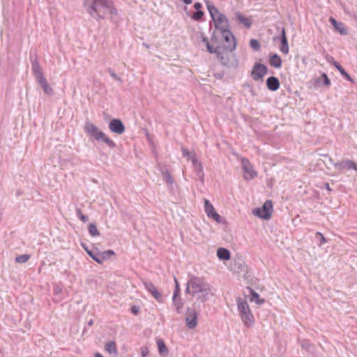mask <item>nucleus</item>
<instances>
[{
	"mask_svg": "<svg viewBox=\"0 0 357 357\" xmlns=\"http://www.w3.org/2000/svg\"><path fill=\"white\" fill-rule=\"evenodd\" d=\"M175 282L176 283V286H178V282H177L176 279H175Z\"/></svg>",
	"mask_w": 357,
	"mask_h": 357,
	"instance_id": "48",
	"label": "nucleus"
},
{
	"mask_svg": "<svg viewBox=\"0 0 357 357\" xmlns=\"http://www.w3.org/2000/svg\"><path fill=\"white\" fill-rule=\"evenodd\" d=\"M209 290V285L202 278L198 277H192L187 283V291L193 295Z\"/></svg>",
	"mask_w": 357,
	"mask_h": 357,
	"instance_id": "5",
	"label": "nucleus"
},
{
	"mask_svg": "<svg viewBox=\"0 0 357 357\" xmlns=\"http://www.w3.org/2000/svg\"><path fill=\"white\" fill-rule=\"evenodd\" d=\"M222 36L225 42V50L229 52H233L236 47V40L234 35L229 30L221 33Z\"/></svg>",
	"mask_w": 357,
	"mask_h": 357,
	"instance_id": "8",
	"label": "nucleus"
},
{
	"mask_svg": "<svg viewBox=\"0 0 357 357\" xmlns=\"http://www.w3.org/2000/svg\"><path fill=\"white\" fill-rule=\"evenodd\" d=\"M84 130L90 137H93L95 139L101 140L105 143L110 148H114L116 144L113 140L108 137V136L101 131L95 124L91 122H86L84 125Z\"/></svg>",
	"mask_w": 357,
	"mask_h": 357,
	"instance_id": "3",
	"label": "nucleus"
},
{
	"mask_svg": "<svg viewBox=\"0 0 357 357\" xmlns=\"http://www.w3.org/2000/svg\"><path fill=\"white\" fill-rule=\"evenodd\" d=\"M252 213L260 218L269 220L273 213V204L271 201H266L262 207L253 209Z\"/></svg>",
	"mask_w": 357,
	"mask_h": 357,
	"instance_id": "6",
	"label": "nucleus"
},
{
	"mask_svg": "<svg viewBox=\"0 0 357 357\" xmlns=\"http://www.w3.org/2000/svg\"><path fill=\"white\" fill-rule=\"evenodd\" d=\"M89 232L93 236H100V232L95 224L91 223L89 226Z\"/></svg>",
	"mask_w": 357,
	"mask_h": 357,
	"instance_id": "29",
	"label": "nucleus"
},
{
	"mask_svg": "<svg viewBox=\"0 0 357 357\" xmlns=\"http://www.w3.org/2000/svg\"><path fill=\"white\" fill-rule=\"evenodd\" d=\"M236 17L238 21L243 24L246 28L250 29L251 27L252 24L251 17H246L241 13H236Z\"/></svg>",
	"mask_w": 357,
	"mask_h": 357,
	"instance_id": "19",
	"label": "nucleus"
},
{
	"mask_svg": "<svg viewBox=\"0 0 357 357\" xmlns=\"http://www.w3.org/2000/svg\"><path fill=\"white\" fill-rule=\"evenodd\" d=\"M105 349L110 354H117L116 344L114 341H110L107 342L105 347Z\"/></svg>",
	"mask_w": 357,
	"mask_h": 357,
	"instance_id": "27",
	"label": "nucleus"
},
{
	"mask_svg": "<svg viewBox=\"0 0 357 357\" xmlns=\"http://www.w3.org/2000/svg\"><path fill=\"white\" fill-rule=\"evenodd\" d=\"M217 256L220 259L229 260L230 259V252L226 248H220L217 251Z\"/></svg>",
	"mask_w": 357,
	"mask_h": 357,
	"instance_id": "22",
	"label": "nucleus"
},
{
	"mask_svg": "<svg viewBox=\"0 0 357 357\" xmlns=\"http://www.w3.org/2000/svg\"><path fill=\"white\" fill-rule=\"evenodd\" d=\"M316 236L320 238L321 245L326 243L327 242L326 238L321 232H317L316 234Z\"/></svg>",
	"mask_w": 357,
	"mask_h": 357,
	"instance_id": "36",
	"label": "nucleus"
},
{
	"mask_svg": "<svg viewBox=\"0 0 357 357\" xmlns=\"http://www.w3.org/2000/svg\"><path fill=\"white\" fill-rule=\"evenodd\" d=\"M76 214L81 221L86 222L88 221V217L84 215L79 208L76 209Z\"/></svg>",
	"mask_w": 357,
	"mask_h": 357,
	"instance_id": "33",
	"label": "nucleus"
},
{
	"mask_svg": "<svg viewBox=\"0 0 357 357\" xmlns=\"http://www.w3.org/2000/svg\"><path fill=\"white\" fill-rule=\"evenodd\" d=\"M183 1L187 5H189L192 3V0H183Z\"/></svg>",
	"mask_w": 357,
	"mask_h": 357,
	"instance_id": "46",
	"label": "nucleus"
},
{
	"mask_svg": "<svg viewBox=\"0 0 357 357\" xmlns=\"http://www.w3.org/2000/svg\"><path fill=\"white\" fill-rule=\"evenodd\" d=\"M250 45L254 50L258 51L260 49V44L256 39H251L250 41Z\"/></svg>",
	"mask_w": 357,
	"mask_h": 357,
	"instance_id": "31",
	"label": "nucleus"
},
{
	"mask_svg": "<svg viewBox=\"0 0 357 357\" xmlns=\"http://www.w3.org/2000/svg\"><path fill=\"white\" fill-rule=\"evenodd\" d=\"M88 255L93 259L95 260L96 262H98V264H101V261H100V254L98 255H96L93 254V252L91 251V252H88Z\"/></svg>",
	"mask_w": 357,
	"mask_h": 357,
	"instance_id": "35",
	"label": "nucleus"
},
{
	"mask_svg": "<svg viewBox=\"0 0 357 357\" xmlns=\"http://www.w3.org/2000/svg\"><path fill=\"white\" fill-rule=\"evenodd\" d=\"M143 284L146 289L152 294L154 298H155L158 301L160 302L162 298L161 294L157 290L154 284L152 282L147 281H144Z\"/></svg>",
	"mask_w": 357,
	"mask_h": 357,
	"instance_id": "15",
	"label": "nucleus"
},
{
	"mask_svg": "<svg viewBox=\"0 0 357 357\" xmlns=\"http://www.w3.org/2000/svg\"><path fill=\"white\" fill-rule=\"evenodd\" d=\"M109 130L114 133L121 135L125 131V126L119 119H112L109 124Z\"/></svg>",
	"mask_w": 357,
	"mask_h": 357,
	"instance_id": "12",
	"label": "nucleus"
},
{
	"mask_svg": "<svg viewBox=\"0 0 357 357\" xmlns=\"http://www.w3.org/2000/svg\"><path fill=\"white\" fill-rule=\"evenodd\" d=\"M267 73L266 67L261 63L256 64L251 72V75L255 81L261 79Z\"/></svg>",
	"mask_w": 357,
	"mask_h": 357,
	"instance_id": "10",
	"label": "nucleus"
},
{
	"mask_svg": "<svg viewBox=\"0 0 357 357\" xmlns=\"http://www.w3.org/2000/svg\"><path fill=\"white\" fill-rule=\"evenodd\" d=\"M83 248L84 249V250L88 253V252H91V250H89V248L84 245V244H82Z\"/></svg>",
	"mask_w": 357,
	"mask_h": 357,
	"instance_id": "44",
	"label": "nucleus"
},
{
	"mask_svg": "<svg viewBox=\"0 0 357 357\" xmlns=\"http://www.w3.org/2000/svg\"><path fill=\"white\" fill-rule=\"evenodd\" d=\"M148 349L146 347H143L141 348V353L144 357H146L148 354Z\"/></svg>",
	"mask_w": 357,
	"mask_h": 357,
	"instance_id": "38",
	"label": "nucleus"
},
{
	"mask_svg": "<svg viewBox=\"0 0 357 357\" xmlns=\"http://www.w3.org/2000/svg\"><path fill=\"white\" fill-rule=\"evenodd\" d=\"M282 37H281V45L280 47V50L284 54H287L289 53V45L287 42V38L285 33V29L282 28Z\"/></svg>",
	"mask_w": 357,
	"mask_h": 357,
	"instance_id": "17",
	"label": "nucleus"
},
{
	"mask_svg": "<svg viewBox=\"0 0 357 357\" xmlns=\"http://www.w3.org/2000/svg\"><path fill=\"white\" fill-rule=\"evenodd\" d=\"M217 57L219 59L220 62L226 66H237V61L236 60L232 61L231 57H233V55H231L230 53L228 52V50H224L220 51V50L217 53Z\"/></svg>",
	"mask_w": 357,
	"mask_h": 357,
	"instance_id": "9",
	"label": "nucleus"
},
{
	"mask_svg": "<svg viewBox=\"0 0 357 357\" xmlns=\"http://www.w3.org/2000/svg\"><path fill=\"white\" fill-rule=\"evenodd\" d=\"M194 8L195 9H196L197 10H200L201 8H202V4L199 2H196L195 4H194Z\"/></svg>",
	"mask_w": 357,
	"mask_h": 357,
	"instance_id": "39",
	"label": "nucleus"
},
{
	"mask_svg": "<svg viewBox=\"0 0 357 357\" xmlns=\"http://www.w3.org/2000/svg\"><path fill=\"white\" fill-rule=\"evenodd\" d=\"M207 8L215 29L219 30L221 33L230 29L229 22L225 15L213 5H208Z\"/></svg>",
	"mask_w": 357,
	"mask_h": 357,
	"instance_id": "2",
	"label": "nucleus"
},
{
	"mask_svg": "<svg viewBox=\"0 0 357 357\" xmlns=\"http://www.w3.org/2000/svg\"><path fill=\"white\" fill-rule=\"evenodd\" d=\"M204 209L208 218H213L218 222L221 221V216L215 211L213 206L208 199L204 200Z\"/></svg>",
	"mask_w": 357,
	"mask_h": 357,
	"instance_id": "11",
	"label": "nucleus"
},
{
	"mask_svg": "<svg viewBox=\"0 0 357 357\" xmlns=\"http://www.w3.org/2000/svg\"><path fill=\"white\" fill-rule=\"evenodd\" d=\"M335 167L338 170L354 169L357 171V163L351 160H346L335 164Z\"/></svg>",
	"mask_w": 357,
	"mask_h": 357,
	"instance_id": "13",
	"label": "nucleus"
},
{
	"mask_svg": "<svg viewBox=\"0 0 357 357\" xmlns=\"http://www.w3.org/2000/svg\"><path fill=\"white\" fill-rule=\"evenodd\" d=\"M38 83L40 84V86L43 89V91L45 92V93H46L47 95H49V96H50L53 93V89L49 85V84L45 78L38 81Z\"/></svg>",
	"mask_w": 357,
	"mask_h": 357,
	"instance_id": "21",
	"label": "nucleus"
},
{
	"mask_svg": "<svg viewBox=\"0 0 357 357\" xmlns=\"http://www.w3.org/2000/svg\"><path fill=\"white\" fill-rule=\"evenodd\" d=\"M33 73L35 75L36 79L37 82L45 78L44 75L40 69V67L38 64L33 65Z\"/></svg>",
	"mask_w": 357,
	"mask_h": 357,
	"instance_id": "23",
	"label": "nucleus"
},
{
	"mask_svg": "<svg viewBox=\"0 0 357 357\" xmlns=\"http://www.w3.org/2000/svg\"><path fill=\"white\" fill-rule=\"evenodd\" d=\"M29 259H30V255L24 254V255H21L17 256L15 258V261L17 263L22 264V263H25V262L28 261L29 260Z\"/></svg>",
	"mask_w": 357,
	"mask_h": 357,
	"instance_id": "30",
	"label": "nucleus"
},
{
	"mask_svg": "<svg viewBox=\"0 0 357 357\" xmlns=\"http://www.w3.org/2000/svg\"><path fill=\"white\" fill-rule=\"evenodd\" d=\"M132 312H133L135 314H137V312H138V310H137V309L136 308V307H135V306H134V307H132Z\"/></svg>",
	"mask_w": 357,
	"mask_h": 357,
	"instance_id": "45",
	"label": "nucleus"
},
{
	"mask_svg": "<svg viewBox=\"0 0 357 357\" xmlns=\"http://www.w3.org/2000/svg\"><path fill=\"white\" fill-rule=\"evenodd\" d=\"M114 255H115V252L112 250H108L107 251L100 253V261H101V264L106 259H109L112 256H114Z\"/></svg>",
	"mask_w": 357,
	"mask_h": 357,
	"instance_id": "28",
	"label": "nucleus"
},
{
	"mask_svg": "<svg viewBox=\"0 0 357 357\" xmlns=\"http://www.w3.org/2000/svg\"><path fill=\"white\" fill-rule=\"evenodd\" d=\"M95 357H103L102 355L100 353H96L95 354Z\"/></svg>",
	"mask_w": 357,
	"mask_h": 357,
	"instance_id": "47",
	"label": "nucleus"
},
{
	"mask_svg": "<svg viewBox=\"0 0 357 357\" xmlns=\"http://www.w3.org/2000/svg\"><path fill=\"white\" fill-rule=\"evenodd\" d=\"M340 74L344 76L347 79L351 81V78L350 77V75L344 70V69H342V71L340 72Z\"/></svg>",
	"mask_w": 357,
	"mask_h": 357,
	"instance_id": "37",
	"label": "nucleus"
},
{
	"mask_svg": "<svg viewBox=\"0 0 357 357\" xmlns=\"http://www.w3.org/2000/svg\"><path fill=\"white\" fill-rule=\"evenodd\" d=\"M190 160H192L194 165H196V164L197 163V160L196 158L195 154H192V158Z\"/></svg>",
	"mask_w": 357,
	"mask_h": 357,
	"instance_id": "42",
	"label": "nucleus"
},
{
	"mask_svg": "<svg viewBox=\"0 0 357 357\" xmlns=\"http://www.w3.org/2000/svg\"><path fill=\"white\" fill-rule=\"evenodd\" d=\"M84 5L89 14L96 19H103L107 13H117L112 0H84Z\"/></svg>",
	"mask_w": 357,
	"mask_h": 357,
	"instance_id": "1",
	"label": "nucleus"
},
{
	"mask_svg": "<svg viewBox=\"0 0 357 357\" xmlns=\"http://www.w3.org/2000/svg\"><path fill=\"white\" fill-rule=\"evenodd\" d=\"M182 153H183V155L184 157H186L189 160L192 158V155L195 154V153H192L185 148L182 149Z\"/></svg>",
	"mask_w": 357,
	"mask_h": 357,
	"instance_id": "34",
	"label": "nucleus"
},
{
	"mask_svg": "<svg viewBox=\"0 0 357 357\" xmlns=\"http://www.w3.org/2000/svg\"><path fill=\"white\" fill-rule=\"evenodd\" d=\"M202 42L204 43L207 50L211 54H217V53L218 52V51L220 49V47H213V46L210 44L208 40L206 38L204 37V36L202 37Z\"/></svg>",
	"mask_w": 357,
	"mask_h": 357,
	"instance_id": "25",
	"label": "nucleus"
},
{
	"mask_svg": "<svg viewBox=\"0 0 357 357\" xmlns=\"http://www.w3.org/2000/svg\"><path fill=\"white\" fill-rule=\"evenodd\" d=\"M323 77H324V82H325V84L326 85H329L330 84V79H328L327 75L326 74H323Z\"/></svg>",
	"mask_w": 357,
	"mask_h": 357,
	"instance_id": "43",
	"label": "nucleus"
},
{
	"mask_svg": "<svg viewBox=\"0 0 357 357\" xmlns=\"http://www.w3.org/2000/svg\"><path fill=\"white\" fill-rule=\"evenodd\" d=\"M204 13L203 11L197 10V12L193 13V15L192 16V19L195 21H199L204 17Z\"/></svg>",
	"mask_w": 357,
	"mask_h": 357,
	"instance_id": "32",
	"label": "nucleus"
},
{
	"mask_svg": "<svg viewBox=\"0 0 357 357\" xmlns=\"http://www.w3.org/2000/svg\"><path fill=\"white\" fill-rule=\"evenodd\" d=\"M334 66H335V67L338 70V71H339V72L342 71V69H344V68L341 66V65H340L338 62H337V61L334 62Z\"/></svg>",
	"mask_w": 357,
	"mask_h": 357,
	"instance_id": "40",
	"label": "nucleus"
},
{
	"mask_svg": "<svg viewBox=\"0 0 357 357\" xmlns=\"http://www.w3.org/2000/svg\"><path fill=\"white\" fill-rule=\"evenodd\" d=\"M334 66H335V67L338 70V71H339V72L342 71V69H344V68L341 66V65H340L338 62H337V61L334 62Z\"/></svg>",
	"mask_w": 357,
	"mask_h": 357,
	"instance_id": "41",
	"label": "nucleus"
},
{
	"mask_svg": "<svg viewBox=\"0 0 357 357\" xmlns=\"http://www.w3.org/2000/svg\"><path fill=\"white\" fill-rule=\"evenodd\" d=\"M237 308L243 324L246 327H251L255 323V317L252 314L248 302L241 298L236 300Z\"/></svg>",
	"mask_w": 357,
	"mask_h": 357,
	"instance_id": "4",
	"label": "nucleus"
},
{
	"mask_svg": "<svg viewBox=\"0 0 357 357\" xmlns=\"http://www.w3.org/2000/svg\"><path fill=\"white\" fill-rule=\"evenodd\" d=\"M269 63L275 68H280L282 66V59L277 54L270 55Z\"/></svg>",
	"mask_w": 357,
	"mask_h": 357,
	"instance_id": "20",
	"label": "nucleus"
},
{
	"mask_svg": "<svg viewBox=\"0 0 357 357\" xmlns=\"http://www.w3.org/2000/svg\"><path fill=\"white\" fill-rule=\"evenodd\" d=\"M329 22L333 24L334 29L337 31H338L341 35H347L348 33V30L342 22H337L333 17H331L329 18Z\"/></svg>",
	"mask_w": 357,
	"mask_h": 357,
	"instance_id": "16",
	"label": "nucleus"
},
{
	"mask_svg": "<svg viewBox=\"0 0 357 357\" xmlns=\"http://www.w3.org/2000/svg\"><path fill=\"white\" fill-rule=\"evenodd\" d=\"M156 342L158 347L159 353L162 356H166L168 354V349L167 348L164 341L158 338L156 340Z\"/></svg>",
	"mask_w": 357,
	"mask_h": 357,
	"instance_id": "24",
	"label": "nucleus"
},
{
	"mask_svg": "<svg viewBox=\"0 0 357 357\" xmlns=\"http://www.w3.org/2000/svg\"><path fill=\"white\" fill-rule=\"evenodd\" d=\"M266 86L270 91H277L280 87L279 79L275 77H270L266 80Z\"/></svg>",
	"mask_w": 357,
	"mask_h": 357,
	"instance_id": "18",
	"label": "nucleus"
},
{
	"mask_svg": "<svg viewBox=\"0 0 357 357\" xmlns=\"http://www.w3.org/2000/svg\"><path fill=\"white\" fill-rule=\"evenodd\" d=\"M242 168L243 170V177L246 180H251L257 176V172L254 169L248 159L241 158Z\"/></svg>",
	"mask_w": 357,
	"mask_h": 357,
	"instance_id": "7",
	"label": "nucleus"
},
{
	"mask_svg": "<svg viewBox=\"0 0 357 357\" xmlns=\"http://www.w3.org/2000/svg\"><path fill=\"white\" fill-rule=\"evenodd\" d=\"M186 324L190 328H194L197 324V313L193 310H188L186 314Z\"/></svg>",
	"mask_w": 357,
	"mask_h": 357,
	"instance_id": "14",
	"label": "nucleus"
},
{
	"mask_svg": "<svg viewBox=\"0 0 357 357\" xmlns=\"http://www.w3.org/2000/svg\"><path fill=\"white\" fill-rule=\"evenodd\" d=\"M249 290L252 296L250 301H255L257 305H261L265 302V300L260 298L259 294L254 291L252 288H249Z\"/></svg>",
	"mask_w": 357,
	"mask_h": 357,
	"instance_id": "26",
	"label": "nucleus"
}]
</instances>
